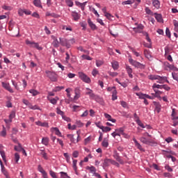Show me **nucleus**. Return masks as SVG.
Returning <instances> with one entry per match:
<instances>
[{
	"label": "nucleus",
	"instance_id": "obj_1",
	"mask_svg": "<svg viewBox=\"0 0 178 178\" xmlns=\"http://www.w3.org/2000/svg\"><path fill=\"white\" fill-rule=\"evenodd\" d=\"M129 62L132 66H134V67H137V69H145V65L142 64L141 63L138 61L134 60L131 57H129Z\"/></svg>",
	"mask_w": 178,
	"mask_h": 178
},
{
	"label": "nucleus",
	"instance_id": "obj_2",
	"mask_svg": "<svg viewBox=\"0 0 178 178\" xmlns=\"http://www.w3.org/2000/svg\"><path fill=\"white\" fill-rule=\"evenodd\" d=\"M59 40L60 45H62L63 47H66L67 48H70V42H72V44L74 43V39H71L70 40H68L66 38H59Z\"/></svg>",
	"mask_w": 178,
	"mask_h": 178
},
{
	"label": "nucleus",
	"instance_id": "obj_3",
	"mask_svg": "<svg viewBox=\"0 0 178 178\" xmlns=\"http://www.w3.org/2000/svg\"><path fill=\"white\" fill-rule=\"evenodd\" d=\"M26 45H29L31 48H36L38 51H42V47H40L38 42H31L29 40H26Z\"/></svg>",
	"mask_w": 178,
	"mask_h": 178
},
{
	"label": "nucleus",
	"instance_id": "obj_4",
	"mask_svg": "<svg viewBox=\"0 0 178 178\" xmlns=\"http://www.w3.org/2000/svg\"><path fill=\"white\" fill-rule=\"evenodd\" d=\"M46 74H47V77L50 79L51 81H58V75L56 73L51 71H46Z\"/></svg>",
	"mask_w": 178,
	"mask_h": 178
},
{
	"label": "nucleus",
	"instance_id": "obj_5",
	"mask_svg": "<svg viewBox=\"0 0 178 178\" xmlns=\"http://www.w3.org/2000/svg\"><path fill=\"white\" fill-rule=\"evenodd\" d=\"M79 77L81 79V80H83L84 83H87L88 84L91 83V79L90 77L83 72H79Z\"/></svg>",
	"mask_w": 178,
	"mask_h": 178
},
{
	"label": "nucleus",
	"instance_id": "obj_6",
	"mask_svg": "<svg viewBox=\"0 0 178 178\" xmlns=\"http://www.w3.org/2000/svg\"><path fill=\"white\" fill-rule=\"evenodd\" d=\"M140 141L146 145H152V144H155V142L152 139H147L145 137H140Z\"/></svg>",
	"mask_w": 178,
	"mask_h": 178
},
{
	"label": "nucleus",
	"instance_id": "obj_7",
	"mask_svg": "<svg viewBox=\"0 0 178 178\" xmlns=\"http://www.w3.org/2000/svg\"><path fill=\"white\" fill-rule=\"evenodd\" d=\"M86 90H88L86 92V95H89L90 99H95V98H97L98 97L97 95L94 94V92H92V90L90 89L89 88H86Z\"/></svg>",
	"mask_w": 178,
	"mask_h": 178
},
{
	"label": "nucleus",
	"instance_id": "obj_8",
	"mask_svg": "<svg viewBox=\"0 0 178 178\" xmlns=\"http://www.w3.org/2000/svg\"><path fill=\"white\" fill-rule=\"evenodd\" d=\"M113 156L114 159H116V161L121 163V165H123V163H124V161H123L122 159L120 158V156H119V153L118 152L115 151Z\"/></svg>",
	"mask_w": 178,
	"mask_h": 178
},
{
	"label": "nucleus",
	"instance_id": "obj_9",
	"mask_svg": "<svg viewBox=\"0 0 178 178\" xmlns=\"http://www.w3.org/2000/svg\"><path fill=\"white\" fill-rule=\"evenodd\" d=\"M3 88L9 91V92L13 93V89L10 88V85L9 83H6L5 82H1Z\"/></svg>",
	"mask_w": 178,
	"mask_h": 178
},
{
	"label": "nucleus",
	"instance_id": "obj_10",
	"mask_svg": "<svg viewBox=\"0 0 178 178\" xmlns=\"http://www.w3.org/2000/svg\"><path fill=\"white\" fill-rule=\"evenodd\" d=\"M157 80H158L157 83H159L160 84H163L165 82L169 83V81L168 80V77L166 76H159Z\"/></svg>",
	"mask_w": 178,
	"mask_h": 178
},
{
	"label": "nucleus",
	"instance_id": "obj_11",
	"mask_svg": "<svg viewBox=\"0 0 178 178\" xmlns=\"http://www.w3.org/2000/svg\"><path fill=\"white\" fill-rule=\"evenodd\" d=\"M133 141L135 143V146L136 147V148H138V149H140V151H142L143 152H145V149H144V148H143V146H141V145L138 143V141H137V139L136 138H133Z\"/></svg>",
	"mask_w": 178,
	"mask_h": 178
},
{
	"label": "nucleus",
	"instance_id": "obj_12",
	"mask_svg": "<svg viewBox=\"0 0 178 178\" xmlns=\"http://www.w3.org/2000/svg\"><path fill=\"white\" fill-rule=\"evenodd\" d=\"M67 137L68 138H70L71 143H79V138L80 137V135H78L77 136V139H74V135H72V134H67Z\"/></svg>",
	"mask_w": 178,
	"mask_h": 178
},
{
	"label": "nucleus",
	"instance_id": "obj_13",
	"mask_svg": "<svg viewBox=\"0 0 178 178\" xmlns=\"http://www.w3.org/2000/svg\"><path fill=\"white\" fill-rule=\"evenodd\" d=\"M51 38L54 40L52 42L53 47L54 48H58L59 47V41L58 40V38L56 37L51 35Z\"/></svg>",
	"mask_w": 178,
	"mask_h": 178
},
{
	"label": "nucleus",
	"instance_id": "obj_14",
	"mask_svg": "<svg viewBox=\"0 0 178 178\" xmlns=\"http://www.w3.org/2000/svg\"><path fill=\"white\" fill-rule=\"evenodd\" d=\"M104 118H106V119H107V120L109 122H112V123H116V120L112 118V116L106 113H104Z\"/></svg>",
	"mask_w": 178,
	"mask_h": 178
},
{
	"label": "nucleus",
	"instance_id": "obj_15",
	"mask_svg": "<svg viewBox=\"0 0 178 178\" xmlns=\"http://www.w3.org/2000/svg\"><path fill=\"white\" fill-rule=\"evenodd\" d=\"M152 5L156 9H159V8H161V2L159 0H152Z\"/></svg>",
	"mask_w": 178,
	"mask_h": 178
},
{
	"label": "nucleus",
	"instance_id": "obj_16",
	"mask_svg": "<svg viewBox=\"0 0 178 178\" xmlns=\"http://www.w3.org/2000/svg\"><path fill=\"white\" fill-rule=\"evenodd\" d=\"M75 95L74 97V99L76 100L80 98V89L79 88H76L74 90Z\"/></svg>",
	"mask_w": 178,
	"mask_h": 178
},
{
	"label": "nucleus",
	"instance_id": "obj_17",
	"mask_svg": "<svg viewBox=\"0 0 178 178\" xmlns=\"http://www.w3.org/2000/svg\"><path fill=\"white\" fill-rule=\"evenodd\" d=\"M126 70L128 73L129 76L130 77V79H133V74L131 73H133V69H131V67H130V66L127 65L126 66Z\"/></svg>",
	"mask_w": 178,
	"mask_h": 178
},
{
	"label": "nucleus",
	"instance_id": "obj_18",
	"mask_svg": "<svg viewBox=\"0 0 178 178\" xmlns=\"http://www.w3.org/2000/svg\"><path fill=\"white\" fill-rule=\"evenodd\" d=\"M1 173H3V175H4V176H6V177H8V171H6V169L5 168V165H3V163L1 162Z\"/></svg>",
	"mask_w": 178,
	"mask_h": 178
},
{
	"label": "nucleus",
	"instance_id": "obj_19",
	"mask_svg": "<svg viewBox=\"0 0 178 178\" xmlns=\"http://www.w3.org/2000/svg\"><path fill=\"white\" fill-rule=\"evenodd\" d=\"M88 23L90 29H92V30H97V26L94 24V22L91 21V19L90 18L88 19Z\"/></svg>",
	"mask_w": 178,
	"mask_h": 178
},
{
	"label": "nucleus",
	"instance_id": "obj_20",
	"mask_svg": "<svg viewBox=\"0 0 178 178\" xmlns=\"http://www.w3.org/2000/svg\"><path fill=\"white\" fill-rule=\"evenodd\" d=\"M155 15V19L159 22V23H162L163 22V19H162V15L158 14V13H154Z\"/></svg>",
	"mask_w": 178,
	"mask_h": 178
},
{
	"label": "nucleus",
	"instance_id": "obj_21",
	"mask_svg": "<svg viewBox=\"0 0 178 178\" xmlns=\"http://www.w3.org/2000/svg\"><path fill=\"white\" fill-rule=\"evenodd\" d=\"M154 105L155 106V111L157 112V113H159L161 112V104L154 102Z\"/></svg>",
	"mask_w": 178,
	"mask_h": 178
},
{
	"label": "nucleus",
	"instance_id": "obj_22",
	"mask_svg": "<svg viewBox=\"0 0 178 178\" xmlns=\"http://www.w3.org/2000/svg\"><path fill=\"white\" fill-rule=\"evenodd\" d=\"M72 16L74 18V20H75L76 22H77V20H79V19H80V15H79V13H77V12L72 11Z\"/></svg>",
	"mask_w": 178,
	"mask_h": 178
},
{
	"label": "nucleus",
	"instance_id": "obj_23",
	"mask_svg": "<svg viewBox=\"0 0 178 178\" xmlns=\"http://www.w3.org/2000/svg\"><path fill=\"white\" fill-rule=\"evenodd\" d=\"M144 55L147 59H151V58H152V56H151V51L148 49L144 50Z\"/></svg>",
	"mask_w": 178,
	"mask_h": 178
},
{
	"label": "nucleus",
	"instance_id": "obj_24",
	"mask_svg": "<svg viewBox=\"0 0 178 178\" xmlns=\"http://www.w3.org/2000/svg\"><path fill=\"white\" fill-rule=\"evenodd\" d=\"M37 126H41L42 127H49L47 122H41L40 121L35 122Z\"/></svg>",
	"mask_w": 178,
	"mask_h": 178
},
{
	"label": "nucleus",
	"instance_id": "obj_25",
	"mask_svg": "<svg viewBox=\"0 0 178 178\" xmlns=\"http://www.w3.org/2000/svg\"><path fill=\"white\" fill-rule=\"evenodd\" d=\"M49 101L53 105H56L58 101H59V97H56L55 98H49Z\"/></svg>",
	"mask_w": 178,
	"mask_h": 178
},
{
	"label": "nucleus",
	"instance_id": "obj_26",
	"mask_svg": "<svg viewBox=\"0 0 178 178\" xmlns=\"http://www.w3.org/2000/svg\"><path fill=\"white\" fill-rule=\"evenodd\" d=\"M113 69L114 70H118L119 69V63L118 61H114L111 63Z\"/></svg>",
	"mask_w": 178,
	"mask_h": 178
},
{
	"label": "nucleus",
	"instance_id": "obj_27",
	"mask_svg": "<svg viewBox=\"0 0 178 178\" xmlns=\"http://www.w3.org/2000/svg\"><path fill=\"white\" fill-rule=\"evenodd\" d=\"M33 5L38 8H42V6L41 5V0H34Z\"/></svg>",
	"mask_w": 178,
	"mask_h": 178
},
{
	"label": "nucleus",
	"instance_id": "obj_28",
	"mask_svg": "<svg viewBox=\"0 0 178 178\" xmlns=\"http://www.w3.org/2000/svg\"><path fill=\"white\" fill-rule=\"evenodd\" d=\"M42 144H43L44 145H48V144H49V138L47 137L42 138Z\"/></svg>",
	"mask_w": 178,
	"mask_h": 178
},
{
	"label": "nucleus",
	"instance_id": "obj_29",
	"mask_svg": "<svg viewBox=\"0 0 178 178\" xmlns=\"http://www.w3.org/2000/svg\"><path fill=\"white\" fill-rule=\"evenodd\" d=\"M163 88V85H158L156 83H154L152 86L153 90H156V88L162 90Z\"/></svg>",
	"mask_w": 178,
	"mask_h": 178
},
{
	"label": "nucleus",
	"instance_id": "obj_30",
	"mask_svg": "<svg viewBox=\"0 0 178 178\" xmlns=\"http://www.w3.org/2000/svg\"><path fill=\"white\" fill-rule=\"evenodd\" d=\"M115 99H118V91L113 90L112 92V100L115 101Z\"/></svg>",
	"mask_w": 178,
	"mask_h": 178
},
{
	"label": "nucleus",
	"instance_id": "obj_31",
	"mask_svg": "<svg viewBox=\"0 0 178 178\" xmlns=\"http://www.w3.org/2000/svg\"><path fill=\"white\" fill-rule=\"evenodd\" d=\"M53 130L56 131V136H58V137H62V133H60V131H59L58 127H54Z\"/></svg>",
	"mask_w": 178,
	"mask_h": 178
},
{
	"label": "nucleus",
	"instance_id": "obj_32",
	"mask_svg": "<svg viewBox=\"0 0 178 178\" xmlns=\"http://www.w3.org/2000/svg\"><path fill=\"white\" fill-rule=\"evenodd\" d=\"M73 169L75 170L76 174L77 175V160H73Z\"/></svg>",
	"mask_w": 178,
	"mask_h": 178
},
{
	"label": "nucleus",
	"instance_id": "obj_33",
	"mask_svg": "<svg viewBox=\"0 0 178 178\" xmlns=\"http://www.w3.org/2000/svg\"><path fill=\"white\" fill-rule=\"evenodd\" d=\"M102 130L104 133H108V131H111V130H112V129L109 127H104L103 126Z\"/></svg>",
	"mask_w": 178,
	"mask_h": 178
},
{
	"label": "nucleus",
	"instance_id": "obj_34",
	"mask_svg": "<svg viewBox=\"0 0 178 178\" xmlns=\"http://www.w3.org/2000/svg\"><path fill=\"white\" fill-rule=\"evenodd\" d=\"M137 97H139L140 99H145V94H143L142 92L136 93Z\"/></svg>",
	"mask_w": 178,
	"mask_h": 178
},
{
	"label": "nucleus",
	"instance_id": "obj_35",
	"mask_svg": "<svg viewBox=\"0 0 178 178\" xmlns=\"http://www.w3.org/2000/svg\"><path fill=\"white\" fill-rule=\"evenodd\" d=\"M87 169L90 170V173H96L97 169L94 166L88 167Z\"/></svg>",
	"mask_w": 178,
	"mask_h": 178
},
{
	"label": "nucleus",
	"instance_id": "obj_36",
	"mask_svg": "<svg viewBox=\"0 0 178 178\" xmlns=\"http://www.w3.org/2000/svg\"><path fill=\"white\" fill-rule=\"evenodd\" d=\"M111 159H106L104 161V166H108L109 163H111Z\"/></svg>",
	"mask_w": 178,
	"mask_h": 178
},
{
	"label": "nucleus",
	"instance_id": "obj_37",
	"mask_svg": "<svg viewBox=\"0 0 178 178\" xmlns=\"http://www.w3.org/2000/svg\"><path fill=\"white\" fill-rule=\"evenodd\" d=\"M29 92L33 95V97H35V95H38V91L34 90V89H31L29 90Z\"/></svg>",
	"mask_w": 178,
	"mask_h": 178
},
{
	"label": "nucleus",
	"instance_id": "obj_38",
	"mask_svg": "<svg viewBox=\"0 0 178 178\" xmlns=\"http://www.w3.org/2000/svg\"><path fill=\"white\" fill-rule=\"evenodd\" d=\"M65 3L70 8L73 7V1L72 0H65Z\"/></svg>",
	"mask_w": 178,
	"mask_h": 178
},
{
	"label": "nucleus",
	"instance_id": "obj_39",
	"mask_svg": "<svg viewBox=\"0 0 178 178\" xmlns=\"http://www.w3.org/2000/svg\"><path fill=\"white\" fill-rule=\"evenodd\" d=\"M159 76V75H149L148 77L149 80H158Z\"/></svg>",
	"mask_w": 178,
	"mask_h": 178
},
{
	"label": "nucleus",
	"instance_id": "obj_40",
	"mask_svg": "<svg viewBox=\"0 0 178 178\" xmlns=\"http://www.w3.org/2000/svg\"><path fill=\"white\" fill-rule=\"evenodd\" d=\"M168 68L170 69V70H174V72H178V68L173 65H169Z\"/></svg>",
	"mask_w": 178,
	"mask_h": 178
},
{
	"label": "nucleus",
	"instance_id": "obj_41",
	"mask_svg": "<svg viewBox=\"0 0 178 178\" xmlns=\"http://www.w3.org/2000/svg\"><path fill=\"white\" fill-rule=\"evenodd\" d=\"M136 122L138 124V126L142 127V129H145V126H144V124H143V122H141V120H140V119L136 120Z\"/></svg>",
	"mask_w": 178,
	"mask_h": 178
},
{
	"label": "nucleus",
	"instance_id": "obj_42",
	"mask_svg": "<svg viewBox=\"0 0 178 178\" xmlns=\"http://www.w3.org/2000/svg\"><path fill=\"white\" fill-rule=\"evenodd\" d=\"M102 147H104V148H108V145H109V143H108V140H103L102 143Z\"/></svg>",
	"mask_w": 178,
	"mask_h": 178
},
{
	"label": "nucleus",
	"instance_id": "obj_43",
	"mask_svg": "<svg viewBox=\"0 0 178 178\" xmlns=\"http://www.w3.org/2000/svg\"><path fill=\"white\" fill-rule=\"evenodd\" d=\"M16 116V113L15 111H12L10 114V122H12V119H14V118Z\"/></svg>",
	"mask_w": 178,
	"mask_h": 178
},
{
	"label": "nucleus",
	"instance_id": "obj_44",
	"mask_svg": "<svg viewBox=\"0 0 178 178\" xmlns=\"http://www.w3.org/2000/svg\"><path fill=\"white\" fill-rule=\"evenodd\" d=\"M22 149L23 147H22V145L20 143H18V146H15V149L16 151L20 152Z\"/></svg>",
	"mask_w": 178,
	"mask_h": 178
},
{
	"label": "nucleus",
	"instance_id": "obj_45",
	"mask_svg": "<svg viewBox=\"0 0 178 178\" xmlns=\"http://www.w3.org/2000/svg\"><path fill=\"white\" fill-rule=\"evenodd\" d=\"M122 3V5H131V4L134 3V1L128 0V1H123Z\"/></svg>",
	"mask_w": 178,
	"mask_h": 178
},
{
	"label": "nucleus",
	"instance_id": "obj_46",
	"mask_svg": "<svg viewBox=\"0 0 178 178\" xmlns=\"http://www.w3.org/2000/svg\"><path fill=\"white\" fill-rule=\"evenodd\" d=\"M22 102H23V104H24V105H26V106H29V108H30V106L31 105V104L29 102V100L24 99Z\"/></svg>",
	"mask_w": 178,
	"mask_h": 178
},
{
	"label": "nucleus",
	"instance_id": "obj_47",
	"mask_svg": "<svg viewBox=\"0 0 178 178\" xmlns=\"http://www.w3.org/2000/svg\"><path fill=\"white\" fill-rule=\"evenodd\" d=\"M111 165H114V166H117V168H119L120 166L119 163L116 162L115 160L113 159H111Z\"/></svg>",
	"mask_w": 178,
	"mask_h": 178
},
{
	"label": "nucleus",
	"instance_id": "obj_48",
	"mask_svg": "<svg viewBox=\"0 0 178 178\" xmlns=\"http://www.w3.org/2000/svg\"><path fill=\"white\" fill-rule=\"evenodd\" d=\"M19 159H20V155L18 154V153L15 154V161L16 163L19 162Z\"/></svg>",
	"mask_w": 178,
	"mask_h": 178
},
{
	"label": "nucleus",
	"instance_id": "obj_49",
	"mask_svg": "<svg viewBox=\"0 0 178 178\" xmlns=\"http://www.w3.org/2000/svg\"><path fill=\"white\" fill-rule=\"evenodd\" d=\"M56 112L58 115H60V116H63L65 115V113H63V111H62L59 108H56Z\"/></svg>",
	"mask_w": 178,
	"mask_h": 178
},
{
	"label": "nucleus",
	"instance_id": "obj_50",
	"mask_svg": "<svg viewBox=\"0 0 178 178\" xmlns=\"http://www.w3.org/2000/svg\"><path fill=\"white\" fill-rule=\"evenodd\" d=\"M0 154H1V157L3 158V159L4 161H6V156L5 155V152H3V150H0Z\"/></svg>",
	"mask_w": 178,
	"mask_h": 178
},
{
	"label": "nucleus",
	"instance_id": "obj_51",
	"mask_svg": "<svg viewBox=\"0 0 178 178\" xmlns=\"http://www.w3.org/2000/svg\"><path fill=\"white\" fill-rule=\"evenodd\" d=\"M79 108H80V106L74 105L72 106L73 112H77V111H80V110H79Z\"/></svg>",
	"mask_w": 178,
	"mask_h": 178
},
{
	"label": "nucleus",
	"instance_id": "obj_52",
	"mask_svg": "<svg viewBox=\"0 0 178 178\" xmlns=\"http://www.w3.org/2000/svg\"><path fill=\"white\" fill-rule=\"evenodd\" d=\"M60 174L62 178H69V176H67V173L66 172H60Z\"/></svg>",
	"mask_w": 178,
	"mask_h": 178
},
{
	"label": "nucleus",
	"instance_id": "obj_53",
	"mask_svg": "<svg viewBox=\"0 0 178 178\" xmlns=\"http://www.w3.org/2000/svg\"><path fill=\"white\" fill-rule=\"evenodd\" d=\"M3 9H4V10H12V9H13V8H12V6H3Z\"/></svg>",
	"mask_w": 178,
	"mask_h": 178
},
{
	"label": "nucleus",
	"instance_id": "obj_54",
	"mask_svg": "<svg viewBox=\"0 0 178 178\" xmlns=\"http://www.w3.org/2000/svg\"><path fill=\"white\" fill-rule=\"evenodd\" d=\"M0 136H1V137H6V129L5 127H3V131L1 132Z\"/></svg>",
	"mask_w": 178,
	"mask_h": 178
},
{
	"label": "nucleus",
	"instance_id": "obj_55",
	"mask_svg": "<svg viewBox=\"0 0 178 178\" xmlns=\"http://www.w3.org/2000/svg\"><path fill=\"white\" fill-rule=\"evenodd\" d=\"M76 124L77 127H83L84 126V124H83V122H81V121H76Z\"/></svg>",
	"mask_w": 178,
	"mask_h": 178
},
{
	"label": "nucleus",
	"instance_id": "obj_56",
	"mask_svg": "<svg viewBox=\"0 0 178 178\" xmlns=\"http://www.w3.org/2000/svg\"><path fill=\"white\" fill-rule=\"evenodd\" d=\"M108 74H109V76H111V77H116V76H118V72H112L109 71Z\"/></svg>",
	"mask_w": 178,
	"mask_h": 178
},
{
	"label": "nucleus",
	"instance_id": "obj_57",
	"mask_svg": "<svg viewBox=\"0 0 178 178\" xmlns=\"http://www.w3.org/2000/svg\"><path fill=\"white\" fill-rule=\"evenodd\" d=\"M82 58L83 59H86V60H92V58H91V57H90V56H87V55H82Z\"/></svg>",
	"mask_w": 178,
	"mask_h": 178
},
{
	"label": "nucleus",
	"instance_id": "obj_58",
	"mask_svg": "<svg viewBox=\"0 0 178 178\" xmlns=\"http://www.w3.org/2000/svg\"><path fill=\"white\" fill-rule=\"evenodd\" d=\"M41 155L42 156V157L44 158V159H48V156L47 154V153L45 152H44V150L42 151Z\"/></svg>",
	"mask_w": 178,
	"mask_h": 178
},
{
	"label": "nucleus",
	"instance_id": "obj_59",
	"mask_svg": "<svg viewBox=\"0 0 178 178\" xmlns=\"http://www.w3.org/2000/svg\"><path fill=\"white\" fill-rule=\"evenodd\" d=\"M165 55H169V54H170V48H169V47H165Z\"/></svg>",
	"mask_w": 178,
	"mask_h": 178
},
{
	"label": "nucleus",
	"instance_id": "obj_60",
	"mask_svg": "<svg viewBox=\"0 0 178 178\" xmlns=\"http://www.w3.org/2000/svg\"><path fill=\"white\" fill-rule=\"evenodd\" d=\"M107 19H108V20H112V17H113V16H112V15H111V13H106V15H104Z\"/></svg>",
	"mask_w": 178,
	"mask_h": 178
},
{
	"label": "nucleus",
	"instance_id": "obj_61",
	"mask_svg": "<svg viewBox=\"0 0 178 178\" xmlns=\"http://www.w3.org/2000/svg\"><path fill=\"white\" fill-rule=\"evenodd\" d=\"M154 92L156 94V97H159V95L161 94H162V92L161 90H158L156 89H154Z\"/></svg>",
	"mask_w": 178,
	"mask_h": 178
},
{
	"label": "nucleus",
	"instance_id": "obj_62",
	"mask_svg": "<svg viewBox=\"0 0 178 178\" xmlns=\"http://www.w3.org/2000/svg\"><path fill=\"white\" fill-rule=\"evenodd\" d=\"M173 24L175 26V29L177 30V29H178V22H177V20L174 19L173 20Z\"/></svg>",
	"mask_w": 178,
	"mask_h": 178
},
{
	"label": "nucleus",
	"instance_id": "obj_63",
	"mask_svg": "<svg viewBox=\"0 0 178 178\" xmlns=\"http://www.w3.org/2000/svg\"><path fill=\"white\" fill-rule=\"evenodd\" d=\"M172 76L174 80H176V81L178 82V76L176 73H172Z\"/></svg>",
	"mask_w": 178,
	"mask_h": 178
},
{
	"label": "nucleus",
	"instance_id": "obj_64",
	"mask_svg": "<svg viewBox=\"0 0 178 178\" xmlns=\"http://www.w3.org/2000/svg\"><path fill=\"white\" fill-rule=\"evenodd\" d=\"M38 169L40 173H44L45 171L44 170V168H42L41 165H39L38 167Z\"/></svg>",
	"mask_w": 178,
	"mask_h": 178
}]
</instances>
